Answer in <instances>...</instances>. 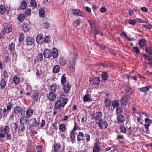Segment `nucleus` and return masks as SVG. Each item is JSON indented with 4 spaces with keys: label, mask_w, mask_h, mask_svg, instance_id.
<instances>
[{
    "label": "nucleus",
    "mask_w": 152,
    "mask_h": 152,
    "mask_svg": "<svg viewBox=\"0 0 152 152\" xmlns=\"http://www.w3.org/2000/svg\"><path fill=\"white\" fill-rule=\"evenodd\" d=\"M71 57L69 59V68L70 70L73 72L75 71V66L76 62V58H77V54L74 53L72 55Z\"/></svg>",
    "instance_id": "1"
},
{
    "label": "nucleus",
    "mask_w": 152,
    "mask_h": 152,
    "mask_svg": "<svg viewBox=\"0 0 152 152\" xmlns=\"http://www.w3.org/2000/svg\"><path fill=\"white\" fill-rule=\"evenodd\" d=\"M96 124H98V126L100 129H104L107 128L108 124L106 121L103 119L99 120L98 121H96Z\"/></svg>",
    "instance_id": "2"
},
{
    "label": "nucleus",
    "mask_w": 152,
    "mask_h": 152,
    "mask_svg": "<svg viewBox=\"0 0 152 152\" xmlns=\"http://www.w3.org/2000/svg\"><path fill=\"white\" fill-rule=\"evenodd\" d=\"M43 56L46 58H48L52 56V52L48 49L45 50L43 52Z\"/></svg>",
    "instance_id": "3"
},
{
    "label": "nucleus",
    "mask_w": 152,
    "mask_h": 152,
    "mask_svg": "<svg viewBox=\"0 0 152 152\" xmlns=\"http://www.w3.org/2000/svg\"><path fill=\"white\" fill-rule=\"evenodd\" d=\"M34 41V39L31 37L27 36L26 38V43L27 45H32Z\"/></svg>",
    "instance_id": "4"
},
{
    "label": "nucleus",
    "mask_w": 152,
    "mask_h": 152,
    "mask_svg": "<svg viewBox=\"0 0 152 152\" xmlns=\"http://www.w3.org/2000/svg\"><path fill=\"white\" fill-rule=\"evenodd\" d=\"M20 122L22 124L26 125L28 123L29 120L27 117L24 116L21 118Z\"/></svg>",
    "instance_id": "5"
},
{
    "label": "nucleus",
    "mask_w": 152,
    "mask_h": 152,
    "mask_svg": "<svg viewBox=\"0 0 152 152\" xmlns=\"http://www.w3.org/2000/svg\"><path fill=\"white\" fill-rule=\"evenodd\" d=\"M62 86L65 92L67 93L69 92L71 87V86L69 83H66V84H64L63 86Z\"/></svg>",
    "instance_id": "6"
},
{
    "label": "nucleus",
    "mask_w": 152,
    "mask_h": 152,
    "mask_svg": "<svg viewBox=\"0 0 152 152\" xmlns=\"http://www.w3.org/2000/svg\"><path fill=\"white\" fill-rule=\"evenodd\" d=\"M60 101L63 102L62 106H65L67 102V98L65 97L64 94H62L60 96Z\"/></svg>",
    "instance_id": "7"
},
{
    "label": "nucleus",
    "mask_w": 152,
    "mask_h": 152,
    "mask_svg": "<svg viewBox=\"0 0 152 152\" xmlns=\"http://www.w3.org/2000/svg\"><path fill=\"white\" fill-rule=\"evenodd\" d=\"M49 99L50 101H53L55 99L56 96L55 93L50 91L48 95L47 96Z\"/></svg>",
    "instance_id": "8"
},
{
    "label": "nucleus",
    "mask_w": 152,
    "mask_h": 152,
    "mask_svg": "<svg viewBox=\"0 0 152 152\" xmlns=\"http://www.w3.org/2000/svg\"><path fill=\"white\" fill-rule=\"evenodd\" d=\"M72 12L75 15L83 16V13L80 10L77 9H73Z\"/></svg>",
    "instance_id": "9"
},
{
    "label": "nucleus",
    "mask_w": 152,
    "mask_h": 152,
    "mask_svg": "<svg viewBox=\"0 0 152 152\" xmlns=\"http://www.w3.org/2000/svg\"><path fill=\"white\" fill-rule=\"evenodd\" d=\"M117 120L119 123H123L125 121V118L124 115L121 114L117 115Z\"/></svg>",
    "instance_id": "10"
},
{
    "label": "nucleus",
    "mask_w": 152,
    "mask_h": 152,
    "mask_svg": "<svg viewBox=\"0 0 152 152\" xmlns=\"http://www.w3.org/2000/svg\"><path fill=\"white\" fill-rule=\"evenodd\" d=\"M37 42L38 44H41L43 42V36L42 35L39 34L36 37Z\"/></svg>",
    "instance_id": "11"
},
{
    "label": "nucleus",
    "mask_w": 152,
    "mask_h": 152,
    "mask_svg": "<svg viewBox=\"0 0 152 152\" xmlns=\"http://www.w3.org/2000/svg\"><path fill=\"white\" fill-rule=\"evenodd\" d=\"M39 96V93L38 92L35 91L33 93L31 97L34 102H36L38 99Z\"/></svg>",
    "instance_id": "12"
},
{
    "label": "nucleus",
    "mask_w": 152,
    "mask_h": 152,
    "mask_svg": "<svg viewBox=\"0 0 152 152\" xmlns=\"http://www.w3.org/2000/svg\"><path fill=\"white\" fill-rule=\"evenodd\" d=\"M23 110V109L22 108H21L20 107L18 106H16L14 108L13 112L14 113L18 114L20 113H21Z\"/></svg>",
    "instance_id": "13"
},
{
    "label": "nucleus",
    "mask_w": 152,
    "mask_h": 152,
    "mask_svg": "<svg viewBox=\"0 0 152 152\" xmlns=\"http://www.w3.org/2000/svg\"><path fill=\"white\" fill-rule=\"evenodd\" d=\"M78 133L77 135V139L78 141H80L82 140L84 138V135L83 133L79 131L77 132Z\"/></svg>",
    "instance_id": "14"
},
{
    "label": "nucleus",
    "mask_w": 152,
    "mask_h": 152,
    "mask_svg": "<svg viewBox=\"0 0 152 152\" xmlns=\"http://www.w3.org/2000/svg\"><path fill=\"white\" fill-rule=\"evenodd\" d=\"M105 104V107L107 108H110V106L111 105V100L107 98L104 101Z\"/></svg>",
    "instance_id": "15"
},
{
    "label": "nucleus",
    "mask_w": 152,
    "mask_h": 152,
    "mask_svg": "<svg viewBox=\"0 0 152 152\" xmlns=\"http://www.w3.org/2000/svg\"><path fill=\"white\" fill-rule=\"evenodd\" d=\"M63 102L60 100H57L55 103V107L56 108L59 109L61 107H64V106H62Z\"/></svg>",
    "instance_id": "16"
},
{
    "label": "nucleus",
    "mask_w": 152,
    "mask_h": 152,
    "mask_svg": "<svg viewBox=\"0 0 152 152\" xmlns=\"http://www.w3.org/2000/svg\"><path fill=\"white\" fill-rule=\"evenodd\" d=\"M57 86V85L56 84L51 85L50 86L51 91L55 93L58 88Z\"/></svg>",
    "instance_id": "17"
},
{
    "label": "nucleus",
    "mask_w": 152,
    "mask_h": 152,
    "mask_svg": "<svg viewBox=\"0 0 152 152\" xmlns=\"http://www.w3.org/2000/svg\"><path fill=\"white\" fill-rule=\"evenodd\" d=\"M66 62V60L63 57H61L59 58V63L60 65L64 66Z\"/></svg>",
    "instance_id": "18"
},
{
    "label": "nucleus",
    "mask_w": 152,
    "mask_h": 152,
    "mask_svg": "<svg viewBox=\"0 0 152 152\" xmlns=\"http://www.w3.org/2000/svg\"><path fill=\"white\" fill-rule=\"evenodd\" d=\"M102 114L101 112H99L96 113V120L97 121L99 120H102L101 118L102 117Z\"/></svg>",
    "instance_id": "19"
},
{
    "label": "nucleus",
    "mask_w": 152,
    "mask_h": 152,
    "mask_svg": "<svg viewBox=\"0 0 152 152\" xmlns=\"http://www.w3.org/2000/svg\"><path fill=\"white\" fill-rule=\"evenodd\" d=\"M100 74L103 80H107L108 77V75L107 72H103V73H101Z\"/></svg>",
    "instance_id": "20"
},
{
    "label": "nucleus",
    "mask_w": 152,
    "mask_h": 152,
    "mask_svg": "<svg viewBox=\"0 0 152 152\" xmlns=\"http://www.w3.org/2000/svg\"><path fill=\"white\" fill-rule=\"evenodd\" d=\"M8 110H7V109H6L5 108H4L3 109V110H2V109H1V112L0 115H3L4 116H6L8 113V112H9Z\"/></svg>",
    "instance_id": "21"
},
{
    "label": "nucleus",
    "mask_w": 152,
    "mask_h": 152,
    "mask_svg": "<svg viewBox=\"0 0 152 152\" xmlns=\"http://www.w3.org/2000/svg\"><path fill=\"white\" fill-rule=\"evenodd\" d=\"M39 14L40 17L44 18L45 16V11L42 8H40L39 10Z\"/></svg>",
    "instance_id": "22"
},
{
    "label": "nucleus",
    "mask_w": 152,
    "mask_h": 152,
    "mask_svg": "<svg viewBox=\"0 0 152 152\" xmlns=\"http://www.w3.org/2000/svg\"><path fill=\"white\" fill-rule=\"evenodd\" d=\"M60 69V68L59 65H55L53 69V72L55 73H58L59 72Z\"/></svg>",
    "instance_id": "23"
},
{
    "label": "nucleus",
    "mask_w": 152,
    "mask_h": 152,
    "mask_svg": "<svg viewBox=\"0 0 152 152\" xmlns=\"http://www.w3.org/2000/svg\"><path fill=\"white\" fill-rule=\"evenodd\" d=\"M58 55V53L57 50L56 48H54L53 50V54L52 56L53 58H56Z\"/></svg>",
    "instance_id": "24"
},
{
    "label": "nucleus",
    "mask_w": 152,
    "mask_h": 152,
    "mask_svg": "<svg viewBox=\"0 0 152 152\" xmlns=\"http://www.w3.org/2000/svg\"><path fill=\"white\" fill-rule=\"evenodd\" d=\"M30 4L31 6L33 7L34 9L37 8V4L35 0H31Z\"/></svg>",
    "instance_id": "25"
},
{
    "label": "nucleus",
    "mask_w": 152,
    "mask_h": 152,
    "mask_svg": "<svg viewBox=\"0 0 152 152\" xmlns=\"http://www.w3.org/2000/svg\"><path fill=\"white\" fill-rule=\"evenodd\" d=\"M23 29L25 32H27L29 29V25L26 23L24 24L23 25Z\"/></svg>",
    "instance_id": "26"
},
{
    "label": "nucleus",
    "mask_w": 152,
    "mask_h": 152,
    "mask_svg": "<svg viewBox=\"0 0 152 152\" xmlns=\"http://www.w3.org/2000/svg\"><path fill=\"white\" fill-rule=\"evenodd\" d=\"M4 30L6 31L7 33H9L12 31V27L11 26H4Z\"/></svg>",
    "instance_id": "27"
},
{
    "label": "nucleus",
    "mask_w": 152,
    "mask_h": 152,
    "mask_svg": "<svg viewBox=\"0 0 152 152\" xmlns=\"http://www.w3.org/2000/svg\"><path fill=\"white\" fill-rule=\"evenodd\" d=\"M99 140H96V152H99L101 149L100 146L98 144Z\"/></svg>",
    "instance_id": "28"
},
{
    "label": "nucleus",
    "mask_w": 152,
    "mask_h": 152,
    "mask_svg": "<svg viewBox=\"0 0 152 152\" xmlns=\"http://www.w3.org/2000/svg\"><path fill=\"white\" fill-rule=\"evenodd\" d=\"M146 43V41L145 39H143L140 41L139 45L141 48H142L144 47L145 44Z\"/></svg>",
    "instance_id": "29"
},
{
    "label": "nucleus",
    "mask_w": 152,
    "mask_h": 152,
    "mask_svg": "<svg viewBox=\"0 0 152 152\" xmlns=\"http://www.w3.org/2000/svg\"><path fill=\"white\" fill-rule=\"evenodd\" d=\"M55 152H57L58 150L60 148V144L57 143H55L54 145Z\"/></svg>",
    "instance_id": "30"
},
{
    "label": "nucleus",
    "mask_w": 152,
    "mask_h": 152,
    "mask_svg": "<svg viewBox=\"0 0 152 152\" xmlns=\"http://www.w3.org/2000/svg\"><path fill=\"white\" fill-rule=\"evenodd\" d=\"M24 90L25 91H30L31 90V88L30 85L26 84L25 85Z\"/></svg>",
    "instance_id": "31"
},
{
    "label": "nucleus",
    "mask_w": 152,
    "mask_h": 152,
    "mask_svg": "<svg viewBox=\"0 0 152 152\" xmlns=\"http://www.w3.org/2000/svg\"><path fill=\"white\" fill-rule=\"evenodd\" d=\"M59 129L61 131L64 132L66 130L65 124H61L59 126Z\"/></svg>",
    "instance_id": "32"
},
{
    "label": "nucleus",
    "mask_w": 152,
    "mask_h": 152,
    "mask_svg": "<svg viewBox=\"0 0 152 152\" xmlns=\"http://www.w3.org/2000/svg\"><path fill=\"white\" fill-rule=\"evenodd\" d=\"M33 113V111L32 109L28 110L26 112V115L28 117H30L32 115Z\"/></svg>",
    "instance_id": "33"
},
{
    "label": "nucleus",
    "mask_w": 152,
    "mask_h": 152,
    "mask_svg": "<svg viewBox=\"0 0 152 152\" xmlns=\"http://www.w3.org/2000/svg\"><path fill=\"white\" fill-rule=\"evenodd\" d=\"M112 103V106L114 108L117 107L120 105L119 102L117 101H113Z\"/></svg>",
    "instance_id": "34"
},
{
    "label": "nucleus",
    "mask_w": 152,
    "mask_h": 152,
    "mask_svg": "<svg viewBox=\"0 0 152 152\" xmlns=\"http://www.w3.org/2000/svg\"><path fill=\"white\" fill-rule=\"evenodd\" d=\"M127 101V98L126 97L124 96L123 97V98L121 99V104L124 105L126 104Z\"/></svg>",
    "instance_id": "35"
},
{
    "label": "nucleus",
    "mask_w": 152,
    "mask_h": 152,
    "mask_svg": "<svg viewBox=\"0 0 152 152\" xmlns=\"http://www.w3.org/2000/svg\"><path fill=\"white\" fill-rule=\"evenodd\" d=\"M25 18L24 15L23 14H21L18 17V20L22 22L24 20Z\"/></svg>",
    "instance_id": "36"
},
{
    "label": "nucleus",
    "mask_w": 152,
    "mask_h": 152,
    "mask_svg": "<svg viewBox=\"0 0 152 152\" xmlns=\"http://www.w3.org/2000/svg\"><path fill=\"white\" fill-rule=\"evenodd\" d=\"M89 22L91 26L92 30H95V24L94 21L92 20H90L89 21Z\"/></svg>",
    "instance_id": "37"
},
{
    "label": "nucleus",
    "mask_w": 152,
    "mask_h": 152,
    "mask_svg": "<svg viewBox=\"0 0 152 152\" xmlns=\"http://www.w3.org/2000/svg\"><path fill=\"white\" fill-rule=\"evenodd\" d=\"M6 11V9L4 5H1L0 6V13L3 14Z\"/></svg>",
    "instance_id": "38"
},
{
    "label": "nucleus",
    "mask_w": 152,
    "mask_h": 152,
    "mask_svg": "<svg viewBox=\"0 0 152 152\" xmlns=\"http://www.w3.org/2000/svg\"><path fill=\"white\" fill-rule=\"evenodd\" d=\"M6 85V83L5 80L3 78L1 79L0 84L1 88L2 89L3 88L5 87Z\"/></svg>",
    "instance_id": "39"
},
{
    "label": "nucleus",
    "mask_w": 152,
    "mask_h": 152,
    "mask_svg": "<svg viewBox=\"0 0 152 152\" xmlns=\"http://www.w3.org/2000/svg\"><path fill=\"white\" fill-rule=\"evenodd\" d=\"M41 69L39 67L37 68L36 70V75L37 77H39L42 74Z\"/></svg>",
    "instance_id": "40"
},
{
    "label": "nucleus",
    "mask_w": 152,
    "mask_h": 152,
    "mask_svg": "<svg viewBox=\"0 0 152 152\" xmlns=\"http://www.w3.org/2000/svg\"><path fill=\"white\" fill-rule=\"evenodd\" d=\"M149 89V88L148 87H144L140 88V91L144 92L148 91Z\"/></svg>",
    "instance_id": "41"
},
{
    "label": "nucleus",
    "mask_w": 152,
    "mask_h": 152,
    "mask_svg": "<svg viewBox=\"0 0 152 152\" xmlns=\"http://www.w3.org/2000/svg\"><path fill=\"white\" fill-rule=\"evenodd\" d=\"M66 81V78L64 76V75H63L61 78V85L63 86L64 84H65Z\"/></svg>",
    "instance_id": "42"
},
{
    "label": "nucleus",
    "mask_w": 152,
    "mask_h": 152,
    "mask_svg": "<svg viewBox=\"0 0 152 152\" xmlns=\"http://www.w3.org/2000/svg\"><path fill=\"white\" fill-rule=\"evenodd\" d=\"M20 78L16 76L15 77L13 80L14 83L15 84H18L20 82Z\"/></svg>",
    "instance_id": "43"
},
{
    "label": "nucleus",
    "mask_w": 152,
    "mask_h": 152,
    "mask_svg": "<svg viewBox=\"0 0 152 152\" xmlns=\"http://www.w3.org/2000/svg\"><path fill=\"white\" fill-rule=\"evenodd\" d=\"M77 134L78 133L77 132H75L72 131L70 133V138H75V135H77Z\"/></svg>",
    "instance_id": "44"
},
{
    "label": "nucleus",
    "mask_w": 152,
    "mask_h": 152,
    "mask_svg": "<svg viewBox=\"0 0 152 152\" xmlns=\"http://www.w3.org/2000/svg\"><path fill=\"white\" fill-rule=\"evenodd\" d=\"M27 6V3L26 1H23L21 3V7L22 10H24Z\"/></svg>",
    "instance_id": "45"
},
{
    "label": "nucleus",
    "mask_w": 152,
    "mask_h": 152,
    "mask_svg": "<svg viewBox=\"0 0 152 152\" xmlns=\"http://www.w3.org/2000/svg\"><path fill=\"white\" fill-rule=\"evenodd\" d=\"M119 129L120 130V132L124 133H125L127 131L126 129L125 126L122 125L120 126Z\"/></svg>",
    "instance_id": "46"
},
{
    "label": "nucleus",
    "mask_w": 152,
    "mask_h": 152,
    "mask_svg": "<svg viewBox=\"0 0 152 152\" xmlns=\"http://www.w3.org/2000/svg\"><path fill=\"white\" fill-rule=\"evenodd\" d=\"M117 112V115L121 114L122 113L123 111V110L122 108L121 107H118L116 109Z\"/></svg>",
    "instance_id": "47"
},
{
    "label": "nucleus",
    "mask_w": 152,
    "mask_h": 152,
    "mask_svg": "<svg viewBox=\"0 0 152 152\" xmlns=\"http://www.w3.org/2000/svg\"><path fill=\"white\" fill-rule=\"evenodd\" d=\"M15 44L12 42L9 45V49L11 52L12 51L14 50Z\"/></svg>",
    "instance_id": "48"
},
{
    "label": "nucleus",
    "mask_w": 152,
    "mask_h": 152,
    "mask_svg": "<svg viewBox=\"0 0 152 152\" xmlns=\"http://www.w3.org/2000/svg\"><path fill=\"white\" fill-rule=\"evenodd\" d=\"M12 106V103L10 102H9L8 103L6 104V107L7 109V110H8L9 111L11 110Z\"/></svg>",
    "instance_id": "49"
},
{
    "label": "nucleus",
    "mask_w": 152,
    "mask_h": 152,
    "mask_svg": "<svg viewBox=\"0 0 152 152\" xmlns=\"http://www.w3.org/2000/svg\"><path fill=\"white\" fill-rule=\"evenodd\" d=\"M44 42L46 43H48L50 41V37L49 36H46L44 39Z\"/></svg>",
    "instance_id": "50"
},
{
    "label": "nucleus",
    "mask_w": 152,
    "mask_h": 152,
    "mask_svg": "<svg viewBox=\"0 0 152 152\" xmlns=\"http://www.w3.org/2000/svg\"><path fill=\"white\" fill-rule=\"evenodd\" d=\"M90 98L89 95H86L83 97V101L84 102H87L90 100Z\"/></svg>",
    "instance_id": "51"
},
{
    "label": "nucleus",
    "mask_w": 152,
    "mask_h": 152,
    "mask_svg": "<svg viewBox=\"0 0 152 152\" xmlns=\"http://www.w3.org/2000/svg\"><path fill=\"white\" fill-rule=\"evenodd\" d=\"M10 132V129L7 126H5L4 129V134H7Z\"/></svg>",
    "instance_id": "52"
},
{
    "label": "nucleus",
    "mask_w": 152,
    "mask_h": 152,
    "mask_svg": "<svg viewBox=\"0 0 152 152\" xmlns=\"http://www.w3.org/2000/svg\"><path fill=\"white\" fill-rule=\"evenodd\" d=\"M127 78L128 79V80H129L130 79H133L135 80L136 81H137V78L135 76L128 75L127 76Z\"/></svg>",
    "instance_id": "53"
},
{
    "label": "nucleus",
    "mask_w": 152,
    "mask_h": 152,
    "mask_svg": "<svg viewBox=\"0 0 152 152\" xmlns=\"http://www.w3.org/2000/svg\"><path fill=\"white\" fill-rule=\"evenodd\" d=\"M31 120L33 122L31 124L30 126L31 127H33L35 126L37 123V121L35 118H33Z\"/></svg>",
    "instance_id": "54"
},
{
    "label": "nucleus",
    "mask_w": 152,
    "mask_h": 152,
    "mask_svg": "<svg viewBox=\"0 0 152 152\" xmlns=\"http://www.w3.org/2000/svg\"><path fill=\"white\" fill-rule=\"evenodd\" d=\"M128 23L130 24L134 25L136 24V20H129Z\"/></svg>",
    "instance_id": "55"
},
{
    "label": "nucleus",
    "mask_w": 152,
    "mask_h": 152,
    "mask_svg": "<svg viewBox=\"0 0 152 152\" xmlns=\"http://www.w3.org/2000/svg\"><path fill=\"white\" fill-rule=\"evenodd\" d=\"M52 126L53 129L56 130L58 129V127L57 126V123L56 122L52 123Z\"/></svg>",
    "instance_id": "56"
},
{
    "label": "nucleus",
    "mask_w": 152,
    "mask_h": 152,
    "mask_svg": "<svg viewBox=\"0 0 152 152\" xmlns=\"http://www.w3.org/2000/svg\"><path fill=\"white\" fill-rule=\"evenodd\" d=\"M133 49L135 50L137 54L140 53V50L139 48L137 46L134 47Z\"/></svg>",
    "instance_id": "57"
},
{
    "label": "nucleus",
    "mask_w": 152,
    "mask_h": 152,
    "mask_svg": "<svg viewBox=\"0 0 152 152\" xmlns=\"http://www.w3.org/2000/svg\"><path fill=\"white\" fill-rule=\"evenodd\" d=\"M24 37V34H21L20 35V36L19 39V42H21L22 41Z\"/></svg>",
    "instance_id": "58"
},
{
    "label": "nucleus",
    "mask_w": 152,
    "mask_h": 152,
    "mask_svg": "<svg viewBox=\"0 0 152 152\" xmlns=\"http://www.w3.org/2000/svg\"><path fill=\"white\" fill-rule=\"evenodd\" d=\"M6 32V31L4 30H3L1 32L0 37L1 38H2L4 36L5 33Z\"/></svg>",
    "instance_id": "59"
},
{
    "label": "nucleus",
    "mask_w": 152,
    "mask_h": 152,
    "mask_svg": "<svg viewBox=\"0 0 152 152\" xmlns=\"http://www.w3.org/2000/svg\"><path fill=\"white\" fill-rule=\"evenodd\" d=\"M96 84L98 85L100 82V78L98 77H96Z\"/></svg>",
    "instance_id": "60"
},
{
    "label": "nucleus",
    "mask_w": 152,
    "mask_h": 152,
    "mask_svg": "<svg viewBox=\"0 0 152 152\" xmlns=\"http://www.w3.org/2000/svg\"><path fill=\"white\" fill-rule=\"evenodd\" d=\"M43 56L42 53H39V54L38 58V60L39 61H42L43 59Z\"/></svg>",
    "instance_id": "61"
},
{
    "label": "nucleus",
    "mask_w": 152,
    "mask_h": 152,
    "mask_svg": "<svg viewBox=\"0 0 152 152\" xmlns=\"http://www.w3.org/2000/svg\"><path fill=\"white\" fill-rule=\"evenodd\" d=\"M145 121L146 123L149 124L152 123V121L149 119L148 118H147L145 119Z\"/></svg>",
    "instance_id": "62"
},
{
    "label": "nucleus",
    "mask_w": 152,
    "mask_h": 152,
    "mask_svg": "<svg viewBox=\"0 0 152 152\" xmlns=\"http://www.w3.org/2000/svg\"><path fill=\"white\" fill-rule=\"evenodd\" d=\"M26 15L27 16L29 15L31 13V10L30 9H27L25 12Z\"/></svg>",
    "instance_id": "63"
},
{
    "label": "nucleus",
    "mask_w": 152,
    "mask_h": 152,
    "mask_svg": "<svg viewBox=\"0 0 152 152\" xmlns=\"http://www.w3.org/2000/svg\"><path fill=\"white\" fill-rule=\"evenodd\" d=\"M45 124V121L44 120H42L41 121V124L40 126V127L41 128H42L43 127Z\"/></svg>",
    "instance_id": "64"
}]
</instances>
